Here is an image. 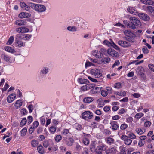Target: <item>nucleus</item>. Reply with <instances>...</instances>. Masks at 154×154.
<instances>
[{
    "label": "nucleus",
    "instance_id": "nucleus-1",
    "mask_svg": "<svg viewBox=\"0 0 154 154\" xmlns=\"http://www.w3.org/2000/svg\"><path fill=\"white\" fill-rule=\"evenodd\" d=\"M28 4L32 9L39 12H44L46 10V7L42 5L32 3H29Z\"/></svg>",
    "mask_w": 154,
    "mask_h": 154
},
{
    "label": "nucleus",
    "instance_id": "nucleus-2",
    "mask_svg": "<svg viewBox=\"0 0 154 154\" xmlns=\"http://www.w3.org/2000/svg\"><path fill=\"white\" fill-rule=\"evenodd\" d=\"M130 23V28L131 29H135L137 26H140L141 24L139 20L136 17H131L129 18Z\"/></svg>",
    "mask_w": 154,
    "mask_h": 154
},
{
    "label": "nucleus",
    "instance_id": "nucleus-3",
    "mask_svg": "<svg viewBox=\"0 0 154 154\" xmlns=\"http://www.w3.org/2000/svg\"><path fill=\"white\" fill-rule=\"evenodd\" d=\"M82 116L83 119L88 120L91 119L93 117V115L91 112L87 111L83 112L82 114Z\"/></svg>",
    "mask_w": 154,
    "mask_h": 154
},
{
    "label": "nucleus",
    "instance_id": "nucleus-4",
    "mask_svg": "<svg viewBox=\"0 0 154 154\" xmlns=\"http://www.w3.org/2000/svg\"><path fill=\"white\" fill-rule=\"evenodd\" d=\"M91 74L96 78H99L102 76V74L100 69L96 68L91 69L90 70Z\"/></svg>",
    "mask_w": 154,
    "mask_h": 154
},
{
    "label": "nucleus",
    "instance_id": "nucleus-5",
    "mask_svg": "<svg viewBox=\"0 0 154 154\" xmlns=\"http://www.w3.org/2000/svg\"><path fill=\"white\" fill-rule=\"evenodd\" d=\"M107 148V146L105 145L98 146L96 150V154H102V151H105Z\"/></svg>",
    "mask_w": 154,
    "mask_h": 154
},
{
    "label": "nucleus",
    "instance_id": "nucleus-6",
    "mask_svg": "<svg viewBox=\"0 0 154 154\" xmlns=\"http://www.w3.org/2000/svg\"><path fill=\"white\" fill-rule=\"evenodd\" d=\"M117 43L120 46L125 48H129L131 46L130 43L126 41L119 40L118 41Z\"/></svg>",
    "mask_w": 154,
    "mask_h": 154
},
{
    "label": "nucleus",
    "instance_id": "nucleus-7",
    "mask_svg": "<svg viewBox=\"0 0 154 154\" xmlns=\"http://www.w3.org/2000/svg\"><path fill=\"white\" fill-rule=\"evenodd\" d=\"M107 53L110 56H111L114 57H118L119 56L118 53L117 52L113 49H108L107 50Z\"/></svg>",
    "mask_w": 154,
    "mask_h": 154
},
{
    "label": "nucleus",
    "instance_id": "nucleus-8",
    "mask_svg": "<svg viewBox=\"0 0 154 154\" xmlns=\"http://www.w3.org/2000/svg\"><path fill=\"white\" fill-rule=\"evenodd\" d=\"M122 140L124 141L125 143L127 145H130L132 142V140L130 139L129 137L125 135H122L121 137Z\"/></svg>",
    "mask_w": 154,
    "mask_h": 154
},
{
    "label": "nucleus",
    "instance_id": "nucleus-9",
    "mask_svg": "<svg viewBox=\"0 0 154 154\" xmlns=\"http://www.w3.org/2000/svg\"><path fill=\"white\" fill-rule=\"evenodd\" d=\"M138 15L140 19L144 21H149L150 19L149 17L146 14L140 13H139Z\"/></svg>",
    "mask_w": 154,
    "mask_h": 154
},
{
    "label": "nucleus",
    "instance_id": "nucleus-10",
    "mask_svg": "<svg viewBox=\"0 0 154 154\" xmlns=\"http://www.w3.org/2000/svg\"><path fill=\"white\" fill-rule=\"evenodd\" d=\"M136 35L134 34L132 35H131L128 37H125L123 38L124 39H125L127 42L130 43H134L135 42V38L136 37Z\"/></svg>",
    "mask_w": 154,
    "mask_h": 154
},
{
    "label": "nucleus",
    "instance_id": "nucleus-11",
    "mask_svg": "<svg viewBox=\"0 0 154 154\" xmlns=\"http://www.w3.org/2000/svg\"><path fill=\"white\" fill-rule=\"evenodd\" d=\"M117 152L116 149L113 147L111 146L106 151V154H116Z\"/></svg>",
    "mask_w": 154,
    "mask_h": 154
},
{
    "label": "nucleus",
    "instance_id": "nucleus-12",
    "mask_svg": "<svg viewBox=\"0 0 154 154\" xmlns=\"http://www.w3.org/2000/svg\"><path fill=\"white\" fill-rule=\"evenodd\" d=\"M94 85V84H87L82 86L81 89L82 90L85 91L92 88Z\"/></svg>",
    "mask_w": 154,
    "mask_h": 154
},
{
    "label": "nucleus",
    "instance_id": "nucleus-13",
    "mask_svg": "<svg viewBox=\"0 0 154 154\" xmlns=\"http://www.w3.org/2000/svg\"><path fill=\"white\" fill-rule=\"evenodd\" d=\"M110 124L111 125V127L113 131L117 130L119 128V126L116 121H111L110 122Z\"/></svg>",
    "mask_w": 154,
    "mask_h": 154
},
{
    "label": "nucleus",
    "instance_id": "nucleus-14",
    "mask_svg": "<svg viewBox=\"0 0 154 154\" xmlns=\"http://www.w3.org/2000/svg\"><path fill=\"white\" fill-rule=\"evenodd\" d=\"M29 3H28V5H26L23 2H21L20 3V5L23 9L29 11L30 10V6L29 5Z\"/></svg>",
    "mask_w": 154,
    "mask_h": 154
},
{
    "label": "nucleus",
    "instance_id": "nucleus-15",
    "mask_svg": "<svg viewBox=\"0 0 154 154\" xmlns=\"http://www.w3.org/2000/svg\"><path fill=\"white\" fill-rule=\"evenodd\" d=\"M16 97V95L15 94H11L7 97V101L9 103H11L15 99Z\"/></svg>",
    "mask_w": 154,
    "mask_h": 154
},
{
    "label": "nucleus",
    "instance_id": "nucleus-16",
    "mask_svg": "<svg viewBox=\"0 0 154 154\" xmlns=\"http://www.w3.org/2000/svg\"><path fill=\"white\" fill-rule=\"evenodd\" d=\"M30 14L23 12H21L19 14V17L21 18H28L30 17Z\"/></svg>",
    "mask_w": 154,
    "mask_h": 154
},
{
    "label": "nucleus",
    "instance_id": "nucleus-17",
    "mask_svg": "<svg viewBox=\"0 0 154 154\" xmlns=\"http://www.w3.org/2000/svg\"><path fill=\"white\" fill-rule=\"evenodd\" d=\"M1 57L2 59L6 62H9L10 60V57L5 53L2 54Z\"/></svg>",
    "mask_w": 154,
    "mask_h": 154
},
{
    "label": "nucleus",
    "instance_id": "nucleus-18",
    "mask_svg": "<svg viewBox=\"0 0 154 154\" xmlns=\"http://www.w3.org/2000/svg\"><path fill=\"white\" fill-rule=\"evenodd\" d=\"M22 105V101L21 100H17L14 106V108L17 109L20 108Z\"/></svg>",
    "mask_w": 154,
    "mask_h": 154
},
{
    "label": "nucleus",
    "instance_id": "nucleus-19",
    "mask_svg": "<svg viewBox=\"0 0 154 154\" xmlns=\"http://www.w3.org/2000/svg\"><path fill=\"white\" fill-rule=\"evenodd\" d=\"M105 140L107 144L109 145L113 144L115 141V140L113 138L108 137L105 138Z\"/></svg>",
    "mask_w": 154,
    "mask_h": 154
},
{
    "label": "nucleus",
    "instance_id": "nucleus-20",
    "mask_svg": "<svg viewBox=\"0 0 154 154\" xmlns=\"http://www.w3.org/2000/svg\"><path fill=\"white\" fill-rule=\"evenodd\" d=\"M48 68L47 67H44L41 70L40 74L41 75H45L48 72Z\"/></svg>",
    "mask_w": 154,
    "mask_h": 154
},
{
    "label": "nucleus",
    "instance_id": "nucleus-21",
    "mask_svg": "<svg viewBox=\"0 0 154 154\" xmlns=\"http://www.w3.org/2000/svg\"><path fill=\"white\" fill-rule=\"evenodd\" d=\"M146 11L150 14L154 15V7L151 6H148L146 7Z\"/></svg>",
    "mask_w": 154,
    "mask_h": 154
},
{
    "label": "nucleus",
    "instance_id": "nucleus-22",
    "mask_svg": "<svg viewBox=\"0 0 154 154\" xmlns=\"http://www.w3.org/2000/svg\"><path fill=\"white\" fill-rule=\"evenodd\" d=\"M143 3L149 5H152L154 4L152 0H140Z\"/></svg>",
    "mask_w": 154,
    "mask_h": 154
},
{
    "label": "nucleus",
    "instance_id": "nucleus-23",
    "mask_svg": "<svg viewBox=\"0 0 154 154\" xmlns=\"http://www.w3.org/2000/svg\"><path fill=\"white\" fill-rule=\"evenodd\" d=\"M127 11L130 13L136 15L137 13V11L135 8L131 7H129L127 8Z\"/></svg>",
    "mask_w": 154,
    "mask_h": 154
},
{
    "label": "nucleus",
    "instance_id": "nucleus-24",
    "mask_svg": "<svg viewBox=\"0 0 154 154\" xmlns=\"http://www.w3.org/2000/svg\"><path fill=\"white\" fill-rule=\"evenodd\" d=\"M110 60V58L108 57H103L101 59V62L103 64H106L109 63Z\"/></svg>",
    "mask_w": 154,
    "mask_h": 154
},
{
    "label": "nucleus",
    "instance_id": "nucleus-25",
    "mask_svg": "<svg viewBox=\"0 0 154 154\" xmlns=\"http://www.w3.org/2000/svg\"><path fill=\"white\" fill-rule=\"evenodd\" d=\"M26 23V22L24 21L21 20H17L15 22V24L19 26L25 25Z\"/></svg>",
    "mask_w": 154,
    "mask_h": 154
},
{
    "label": "nucleus",
    "instance_id": "nucleus-26",
    "mask_svg": "<svg viewBox=\"0 0 154 154\" xmlns=\"http://www.w3.org/2000/svg\"><path fill=\"white\" fill-rule=\"evenodd\" d=\"M78 81L79 83L81 84H87L89 82V81L87 79L82 78H79Z\"/></svg>",
    "mask_w": 154,
    "mask_h": 154
},
{
    "label": "nucleus",
    "instance_id": "nucleus-27",
    "mask_svg": "<svg viewBox=\"0 0 154 154\" xmlns=\"http://www.w3.org/2000/svg\"><path fill=\"white\" fill-rule=\"evenodd\" d=\"M94 99L91 97H87L83 99V102L86 103H91L93 101Z\"/></svg>",
    "mask_w": 154,
    "mask_h": 154
},
{
    "label": "nucleus",
    "instance_id": "nucleus-28",
    "mask_svg": "<svg viewBox=\"0 0 154 154\" xmlns=\"http://www.w3.org/2000/svg\"><path fill=\"white\" fill-rule=\"evenodd\" d=\"M74 142V140L71 137H69L68 140L66 141V144L69 146H71Z\"/></svg>",
    "mask_w": 154,
    "mask_h": 154
},
{
    "label": "nucleus",
    "instance_id": "nucleus-29",
    "mask_svg": "<svg viewBox=\"0 0 154 154\" xmlns=\"http://www.w3.org/2000/svg\"><path fill=\"white\" fill-rule=\"evenodd\" d=\"M5 49L6 51L9 52L14 53L15 52V50L11 47H5Z\"/></svg>",
    "mask_w": 154,
    "mask_h": 154
},
{
    "label": "nucleus",
    "instance_id": "nucleus-30",
    "mask_svg": "<svg viewBox=\"0 0 154 154\" xmlns=\"http://www.w3.org/2000/svg\"><path fill=\"white\" fill-rule=\"evenodd\" d=\"M37 150L40 153L42 154L45 153L43 148L41 145H40L38 147Z\"/></svg>",
    "mask_w": 154,
    "mask_h": 154
},
{
    "label": "nucleus",
    "instance_id": "nucleus-31",
    "mask_svg": "<svg viewBox=\"0 0 154 154\" xmlns=\"http://www.w3.org/2000/svg\"><path fill=\"white\" fill-rule=\"evenodd\" d=\"M31 144L32 147H36L38 144V141L37 140H33L31 142Z\"/></svg>",
    "mask_w": 154,
    "mask_h": 154
},
{
    "label": "nucleus",
    "instance_id": "nucleus-32",
    "mask_svg": "<svg viewBox=\"0 0 154 154\" xmlns=\"http://www.w3.org/2000/svg\"><path fill=\"white\" fill-rule=\"evenodd\" d=\"M15 42L16 45L18 47H21L23 45V42L20 40H15Z\"/></svg>",
    "mask_w": 154,
    "mask_h": 154
},
{
    "label": "nucleus",
    "instance_id": "nucleus-33",
    "mask_svg": "<svg viewBox=\"0 0 154 154\" xmlns=\"http://www.w3.org/2000/svg\"><path fill=\"white\" fill-rule=\"evenodd\" d=\"M14 39V38L13 36H11L9 38L8 41L7 42V45H11L13 43Z\"/></svg>",
    "mask_w": 154,
    "mask_h": 154
},
{
    "label": "nucleus",
    "instance_id": "nucleus-34",
    "mask_svg": "<svg viewBox=\"0 0 154 154\" xmlns=\"http://www.w3.org/2000/svg\"><path fill=\"white\" fill-rule=\"evenodd\" d=\"M32 36L31 35L24 34L23 35V39L25 40H28Z\"/></svg>",
    "mask_w": 154,
    "mask_h": 154
},
{
    "label": "nucleus",
    "instance_id": "nucleus-35",
    "mask_svg": "<svg viewBox=\"0 0 154 154\" xmlns=\"http://www.w3.org/2000/svg\"><path fill=\"white\" fill-rule=\"evenodd\" d=\"M117 95L122 96H125L126 95V93L125 91H121V92H116L115 93Z\"/></svg>",
    "mask_w": 154,
    "mask_h": 154
},
{
    "label": "nucleus",
    "instance_id": "nucleus-36",
    "mask_svg": "<svg viewBox=\"0 0 154 154\" xmlns=\"http://www.w3.org/2000/svg\"><path fill=\"white\" fill-rule=\"evenodd\" d=\"M27 128L25 127L22 129L20 131L21 135L22 136H24L26 134L27 132Z\"/></svg>",
    "mask_w": 154,
    "mask_h": 154
},
{
    "label": "nucleus",
    "instance_id": "nucleus-37",
    "mask_svg": "<svg viewBox=\"0 0 154 154\" xmlns=\"http://www.w3.org/2000/svg\"><path fill=\"white\" fill-rule=\"evenodd\" d=\"M124 33L126 35V37L129 36L134 34V33L131 32L130 30H125Z\"/></svg>",
    "mask_w": 154,
    "mask_h": 154
},
{
    "label": "nucleus",
    "instance_id": "nucleus-38",
    "mask_svg": "<svg viewBox=\"0 0 154 154\" xmlns=\"http://www.w3.org/2000/svg\"><path fill=\"white\" fill-rule=\"evenodd\" d=\"M67 29L69 31L72 32H75L77 31V28L75 26H68L67 28Z\"/></svg>",
    "mask_w": 154,
    "mask_h": 154
},
{
    "label": "nucleus",
    "instance_id": "nucleus-39",
    "mask_svg": "<svg viewBox=\"0 0 154 154\" xmlns=\"http://www.w3.org/2000/svg\"><path fill=\"white\" fill-rule=\"evenodd\" d=\"M49 130L51 133L54 134L56 131V128L55 126H52L50 128Z\"/></svg>",
    "mask_w": 154,
    "mask_h": 154
},
{
    "label": "nucleus",
    "instance_id": "nucleus-40",
    "mask_svg": "<svg viewBox=\"0 0 154 154\" xmlns=\"http://www.w3.org/2000/svg\"><path fill=\"white\" fill-rule=\"evenodd\" d=\"M100 51L101 53H100V55L101 56V54H104L106 56H107V50L104 48H101L100 49Z\"/></svg>",
    "mask_w": 154,
    "mask_h": 154
},
{
    "label": "nucleus",
    "instance_id": "nucleus-41",
    "mask_svg": "<svg viewBox=\"0 0 154 154\" xmlns=\"http://www.w3.org/2000/svg\"><path fill=\"white\" fill-rule=\"evenodd\" d=\"M26 119L25 118H23L21 121V122L20 124V126H24L26 123Z\"/></svg>",
    "mask_w": 154,
    "mask_h": 154
},
{
    "label": "nucleus",
    "instance_id": "nucleus-42",
    "mask_svg": "<svg viewBox=\"0 0 154 154\" xmlns=\"http://www.w3.org/2000/svg\"><path fill=\"white\" fill-rule=\"evenodd\" d=\"M120 154H126V149L124 147H120Z\"/></svg>",
    "mask_w": 154,
    "mask_h": 154
},
{
    "label": "nucleus",
    "instance_id": "nucleus-43",
    "mask_svg": "<svg viewBox=\"0 0 154 154\" xmlns=\"http://www.w3.org/2000/svg\"><path fill=\"white\" fill-rule=\"evenodd\" d=\"M144 114L142 113H137L135 116V118L136 119H140L143 116Z\"/></svg>",
    "mask_w": 154,
    "mask_h": 154
},
{
    "label": "nucleus",
    "instance_id": "nucleus-44",
    "mask_svg": "<svg viewBox=\"0 0 154 154\" xmlns=\"http://www.w3.org/2000/svg\"><path fill=\"white\" fill-rule=\"evenodd\" d=\"M135 131L139 135H141L143 133V131L140 128H137L135 129Z\"/></svg>",
    "mask_w": 154,
    "mask_h": 154
},
{
    "label": "nucleus",
    "instance_id": "nucleus-45",
    "mask_svg": "<svg viewBox=\"0 0 154 154\" xmlns=\"http://www.w3.org/2000/svg\"><path fill=\"white\" fill-rule=\"evenodd\" d=\"M128 137L130 139H135L136 138V135L133 133H131L129 134L128 135Z\"/></svg>",
    "mask_w": 154,
    "mask_h": 154
},
{
    "label": "nucleus",
    "instance_id": "nucleus-46",
    "mask_svg": "<svg viewBox=\"0 0 154 154\" xmlns=\"http://www.w3.org/2000/svg\"><path fill=\"white\" fill-rule=\"evenodd\" d=\"M142 51L144 54H146L149 52V51L147 47L144 46L142 48Z\"/></svg>",
    "mask_w": 154,
    "mask_h": 154
},
{
    "label": "nucleus",
    "instance_id": "nucleus-47",
    "mask_svg": "<svg viewBox=\"0 0 154 154\" xmlns=\"http://www.w3.org/2000/svg\"><path fill=\"white\" fill-rule=\"evenodd\" d=\"M83 142L85 145H88L89 143V140L86 138H84L83 140Z\"/></svg>",
    "mask_w": 154,
    "mask_h": 154
},
{
    "label": "nucleus",
    "instance_id": "nucleus-48",
    "mask_svg": "<svg viewBox=\"0 0 154 154\" xmlns=\"http://www.w3.org/2000/svg\"><path fill=\"white\" fill-rule=\"evenodd\" d=\"M33 120V118L31 116H29L27 118L28 123L29 124H30Z\"/></svg>",
    "mask_w": 154,
    "mask_h": 154
},
{
    "label": "nucleus",
    "instance_id": "nucleus-49",
    "mask_svg": "<svg viewBox=\"0 0 154 154\" xmlns=\"http://www.w3.org/2000/svg\"><path fill=\"white\" fill-rule=\"evenodd\" d=\"M62 139V137L60 135H58L56 136L55 138V140L56 142H59Z\"/></svg>",
    "mask_w": 154,
    "mask_h": 154
},
{
    "label": "nucleus",
    "instance_id": "nucleus-50",
    "mask_svg": "<svg viewBox=\"0 0 154 154\" xmlns=\"http://www.w3.org/2000/svg\"><path fill=\"white\" fill-rule=\"evenodd\" d=\"M98 123L95 122H91V127L92 128H95L97 127Z\"/></svg>",
    "mask_w": 154,
    "mask_h": 154
},
{
    "label": "nucleus",
    "instance_id": "nucleus-51",
    "mask_svg": "<svg viewBox=\"0 0 154 154\" xmlns=\"http://www.w3.org/2000/svg\"><path fill=\"white\" fill-rule=\"evenodd\" d=\"M22 33H26L29 31V29L28 28L25 27H22Z\"/></svg>",
    "mask_w": 154,
    "mask_h": 154
},
{
    "label": "nucleus",
    "instance_id": "nucleus-52",
    "mask_svg": "<svg viewBox=\"0 0 154 154\" xmlns=\"http://www.w3.org/2000/svg\"><path fill=\"white\" fill-rule=\"evenodd\" d=\"M101 95L103 97H106L108 94L107 92L105 90H103L101 92Z\"/></svg>",
    "mask_w": 154,
    "mask_h": 154
},
{
    "label": "nucleus",
    "instance_id": "nucleus-53",
    "mask_svg": "<svg viewBox=\"0 0 154 154\" xmlns=\"http://www.w3.org/2000/svg\"><path fill=\"white\" fill-rule=\"evenodd\" d=\"M128 127L127 125L125 123L122 124L120 126V128L121 130H125Z\"/></svg>",
    "mask_w": 154,
    "mask_h": 154
},
{
    "label": "nucleus",
    "instance_id": "nucleus-54",
    "mask_svg": "<svg viewBox=\"0 0 154 154\" xmlns=\"http://www.w3.org/2000/svg\"><path fill=\"white\" fill-rule=\"evenodd\" d=\"M151 124V122L150 121H147L145 122L144 126L145 127H149L150 126Z\"/></svg>",
    "mask_w": 154,
    "mask_h": 154
},
{
    "label": "nucleus",
    "instance_id": "nucleus-55",
    "mask_svg": "<svg viewBox=\"0 0 154 154\" xmlns=\"http://www.w3.org/2000/svg\"><path fill=\"white\" fill-rule=\"evenodd\" d=\"M43 146L45 148H47L49 145V142L47 140H45L44 141L43 143Z\"/></svg>",
    "mask_w": 154,
    "mask_h": 154
},
{
    "label": "nucleus",
    "instance_id": "nucleus-56",
    "mask_svg": "<svg viewBox=\"0 0 154 154\" xmlns=\"http://www.w3.org/2000/svg\"><path fill=\"white\" fill-rule=\"evenodd\" d=\"M123 23L125 25L127 26V27L130 28V26H131L130 21L124 20L123 21Z\"/></svg>",
    "mask_w": 154,
    "mask_h": 154
},
{
    "label": "nucleus",
    "instance_id": "nucleus-57",
    "mask_svg": "<svg viewBox=\"0 0 154 154\" xmlns=\"http://www.w3.org/2000/svg\"><path fill=\"white\" fill-rule=\"evenodd\" d=\"M121 84L120 83H116L114 85V87L116 88L119 89L121 88Z\"/></svg>",
    "mask_w": 154,
    "mask_h": 154
},
{
    "label": "nucleus",
    "instance_id": "nucleus-58",
    "mask_svg": "<svg viewBox=\"0 0 154 154\" xmlns=\"http://www.w3.org/2000/svg\"><path fill=\"white\" fill-rule=\"evenodd\" d=\"M69 132V129H64L62 132V134L63 135H66Z\"/></svg>",
    "mask_w": 154,
    "mask_h": 154
},
{
    "label": "nucleus",
    "instance_id": "nucleus-59",
    "mask_svg": "<svg viewBox=\"0 0 154 154\" xmlns=\"http://www.w3.org/2000/svg\"><path fill=\"white\" fill-rule=\"evenodd\" d=\"M94 65V64H93L92 63L89 62H87L85 64V67L86 68H87V67L91 66H93Z\"/></svg>",
    "mask_w": 154,
    "mask_h": 154
},
{
    "label": "nucleus",
    "instance_id": "nucleus-60",
    "mask_svg": "<svg viewBox=\"0 0 154 154\" xmlns=\"http://www.w3.org/2000/svg\"><path fill=\"white\" fill-rule=\"evenodd\" d=\"M103 43L105 44L106 45H107L108 46H110L111 45V43L109 41L107 40H105L103 42Z\"/></svg>",
    "mask_w": 154,
    "mask_h": 154
},
{
    "label": "nucleus",
    "instance_id": "nucleus-61",
    "mask_svg": "<svg viewBox=\"0 0 154 154\" xmlns=\"http://www.w3.org/2000/svg\"><path fill=\"white\" fill-rule=\"evenodd\" d=\"M29 113H31L33 109V106L32 105H29L28 107Z\"/></svg>",
    "mask_w": 154,
    "mask_h": 154
},
{
    "label": "nucleus",
    "instance_id": "nucleus-62",
    "mask_svg": "<svg viewBox=\"0 0 154 154\" xmlns=\"http://www.w3.org/2000/svg\"><path fill=\"white\" fill-rule=\"evenodd\" d=\"M133 120V119L132 117H129L126 119V122L128 123H131Z\"/></svg>",
    "mask_w": 154,
    "mask_h": 154
},
{
    "label": "nucleus",
    "instance_id": "nucleus-63",
    "mask_svg": "<svg viewBox=\"0 0 154 154\" xmlns=\"http://www.w3.org/2000/svg\"><path fill=\"white\" fill-rule=\"evenodd\" d=\"M120 117L118 115H116L113 116L112 117V119L113 120H119Z\"/></svg>",
    "mask_w": 154,
    "mask_h": 154
},
{
    "label": "nucleus",
    "instance_id": "nucleus-64",
    "mask_svg": "<svg viewBox=\"0 0 154 154\" xmlns=\"http://www.w3.org/2000/svg\"><path fill=\"white\" fill-rule=\"evenodd\" d=\"M145 143V141L144 140H141L139 141L138 143V146L140 147L143 146Z\"/></svg>",
    "mask_w": 154,
    "mask_h": 154
}]
</instances>
